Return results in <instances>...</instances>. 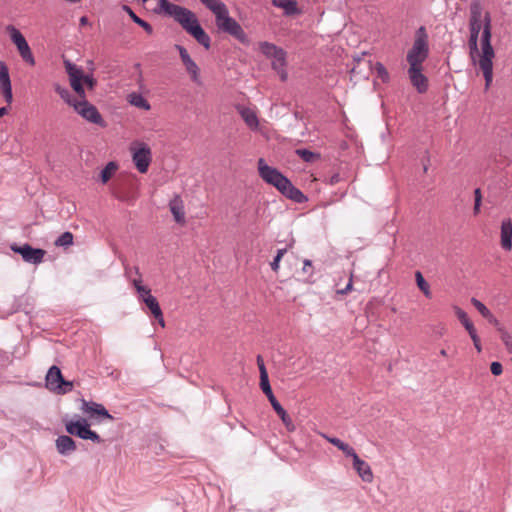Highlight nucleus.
Here are the masks:
<instances>
[{
	"label": "nucleus",
	"instance_id": "35",
	"mask_svg": "<svg viewBox=\"0 0 512 512\" xmlns=\"http://www.w3.org/2000/svg\"><path fill=\"white\" fill-rule=\"evenodd\" d=\"M11 87V80L7 65L0 61V88Z\"/></svg>",
	"mask_w": 512,
	"mask_h": 512
},
{
	"label": "nucleus",
	"instance_id": "49",
	"mask_svg": "<svg viewBox=\"0 0 512 512\" xmlns=\"http://www.w3.org/2000/svg\"><path fill=\"white\" fill-rule=\"evenodd\" d=\"M60 385H62V388H58L56 390L57 393L59 394H65L67 392H70L72 389H73V384L72 382L70 381H67L64 379V382L63 383H60Z\"/></svg>",
	"mask_w": 512,
	"mask_h": 512
},
{
	"label": "nucleus",
	"instance_id": "50",
	"mask_svg": "<svg viewBox=\"0 0 512 512\" xmlns=\"http://www.w3.org/2000/svg\"><path fill=\"white\" fill-rule=\"evenodd\" d=\"M85 440H91L92 442H95V443L103 442V439L95 431H93L91 429L89 430Z\"/></svg>",
	"mask_w": 512,
	"mask_h": 512
},
{
	"label": "nucleus",
	"instance_id": "62",
	"mask_svg": "<svg viewBox=\"0 0 512 512\" xmlns=\"http://www.w3.org/2000/svg\"><path fill=\"white\" fill-rule=\"evenodd\" d=\"M261 361H263V358L260 355H258L257 356V365H260Z\"/></svg>",
	"mask_w": 512,
	"mask_h": 512
},
{
	"label": "nucleus",
	"instance_id": "61",
	"mask_svg": "<svg viewBox=\"0 0 512 512\" xmlns=\"http://www.w3.org/2000/svg\"><path fill=\"white\" fill-rule=\"evenodd\" d=\"M7 113V108L6 107H1L0 108V117L5 115Z\"/></svg>",
	"mask_w": 512,
	"mask_h": 512
},
{
	"label": "nucleus",
	"instance_id": "63",
	"mask_svg": "<svg viewBox=\"0 0 512 512\" xmlns=\"http://www.w3.org/2000/svg\"><path fill=\"white\" fill-rule=\"evenodd\" d=\"M131 268H128V267H125V274L126 275H129V273L131 272Z\"/></svg>",
	"mask_w": 512,
	"mask_h": 512
},
{
	"label": "nucleus",
	"instance_id": "45",
	"mask_svg": "<svg viewBox=\"0 0 512 512\" xmlns=\"http://www.w3.org/2000/svg\"><path fill=\"white\" fill-rule=\"evenodd\" d=\"M481 202H482L481 189L476 188L474 190V208H473L475 215H477L480 212Z\"/></svg>",
	"mask_w": 512,
	"mask_h": 512
},
{
	"label": "nucleus",
	"instance_id": "47",
	"mask_svg": "<svg viewBox=\"0 0 512 512\" xmlns=\"http://www.w3.org/2000/svg\"><path fill=\"white\" fill-rule=\"evenodd\" d=\"M339 450H341L346 457H351L352 460L355 456H358L354 448L345 442L340 446Z\"/></svg>",
	"mask_w": 512,
	"mask_h": 512
},
{
	"label": "nucleus",
	"instance_id": "18",
	"mask_svg": "<svg viewBox=\"0 0 512 512\" xmlns=\"http://www.w3.org/2000/svg\"><path fill=\"white\" fill-rule=\"evenodd\" d=\"M353 468L356 470L359 477L367 483L372 482L373 473L367 462L362 460L359 456H355L353 459Z\"/></svg>",
	"mask_w": 512,
	"mask_h": 512
},
{
	"label": "nucleus",
	"instance_id": "39",
	"mask_svg": "<svg viewBox=\"0 0 512 512\" xmlns=\"http://www.w3.org/2000/svg\"><path fill=\"white\" fill-rule=\"evenodd\" d=\"M258 368H259V372H260V388L270 385L268 372L266 370L264 361H261V364L258 365Z\"/></svg>",
	"mask_w": 512,
	"mask_h": 512
},
{
	"label": "nucleus",
	"instance_id": "24",
	"mask_svg": "<svg viewBox=\"0 0 512 512\" xmlns=\"http://www.w3.org/2000/svg\"><path fill=\"white\" fill-rule=\"evenodd\" d=\"M238 112L249 128L258 127V119L253 110L245 107H239Z\"/></svg>",
	"mask_w": 512,
	"mask_h": 512
},
{
	"label": "nucleus",
	"instance_id": "12",
	"mask_svg": "<svg viewBox=\"0 0 512 512\" xmlns=\"http://www.w3.org/2000/svg\"><path fill=\"white\" fill-rule=\"evenodd\" d=\"M73 105L76 111L86 120L96 125L102 124V117L95 106L89 104L85 100Z\"/></svg>",
	"mask_w": 512,
	"mask_h": 512
},
{
	"label": "nucleus",
	"instance_id": "37",
	"mask_svg": "<svg viewBox=\"0 0 512 512\" xmlns=\"http://www.w3.org/2000/svg\"><path fill=\"white\" fill-rule=\"evenodd\" d=\"M374 71L377 77L383 82L388 83L390 81V75L386 67L381 62H376L374 65Z\"/></svg>",
	"mask_w": 512,
	"mask_h": 512
},
{
	"label": "nucleus",
	"instance_id": "20",
	"mask_svg": "<svg viewBox=\"0 0 512 512\" xmlns=\"http://www.w3.org/2000/svg\"><path fill=\"white\" fill-rule=\"evenodd\" d=\"M501 246L507 251L512 248V221L510 218L504 219L501 223Z\"/></svg>",
	"mask_w": 512,
	"mask_h": 512
},
{
	"label": "nucleus",
	"instance_id": "42",
	"mask_svg": "<svg viewBox=\"0 0 512 512\" xmlns=\"http://www.w3.org/2000/svg\"><path fill=\"white\" fill-rule=\"evenodd\" d=\"M287 252V249L286 248H283V249H279L277 251V254L276 256L274 257L273 261L270 263V266H271V269L274 271V272H277L278 269H279V265H280V261L282 259V257L285 255V253Z\"/></svg>",
	"mask_w": 512,
	"mask_h": 512
},
{
	"label": "nucleus",
	"instance_id": "38",
	"mask_svg": "<svg viewBox=\"0 0 512 512\" xmlns=\"http://www.w3.org/2000/svg\"><path fill=\"white\" fill-rule=\"evenodd\" d=\"M73 243V234L69 231L62 233L57 240L55 241V245L59 247H67L72 245Z\"/></svg>",
	"mask_w": 512,
	"mask_h": 512
},
{
	"label": "nucleus",
	"instance_id": "36",
	"mask_svg": "<svg viewBox=\"0 0 512 512\" xmlns=\"http://www.w3.org/2000/svg\"><path fill=\"white\" fill-rule=\"evenodd\" d=\"M295 153L296 155H298L303 161L307 162V163H312L314 162L316 159H318L320 157L319 154L315 153V152H312L308 149H305V148H299V149H296L295 150Z\"/></svg>",
	"mask_w": 512,
	"mask_h": 512
},
{
	"label": "nucleus",
	"instance_id": "7",
	"mask_svg": "<svg viewBox=\"0 0 512 512\" xmlns=\"http://www.w3.org/2000/svg\"><path fill=\"white\" fill-rule=\"evenodd\" d=\"M10 249L19 255H21L22 259L30 264L38 265L43 262L46 251L42 248H34L30 244L25 243L23 245H18L17 243H13L10 245Z\"/></svg>",
	"mask_w": 512,
	"mask_h": 512
},
{
	"label": "nucleus",
	"instance_id": "31",
	"mask_svg": "<svg viewBox=\"0 0 512 512\" xmlns=\"http://www.w3.org/2000/svg\"><path fill=\"white\" fill-rule=\"evenodd\" d=\"M118 165L111 161L100 172V179L103 184L107 183L116 172Z\"/></svg>",
	"mask_w": 512,
	"mask_h": 512
},
{
	"label": "nucleus",
	"instance_id": "2",
	"mask_svg": "<svg viewBox=\"0 0 512 512\" xmlns=\"http://www.w3.org/2000/svg\"><path fill=\"white\" fill-rule=\"evenodd\" d=\"M492 24L489 12L484 13L483 29L481 34V54H479V67L482 70L486 87H489L493 79V58L495 52L491 44Z\"/></svg>",
	"mask_w": 512,
	"mask_h": 512
},
{
	"label": "nucleus",
	"instance_id": "51",
	"mask_svg": "<svg viewBox=\"0 0 512 512\" xmlns=\"http://www.w3.org/2000/svg\"><path fill=\"white\" fill-rule=\"evenodd\" d=\"M82 81L83 83H85L90 89H92L95 84H96V80L93 78L92 75H84L83 74V78H82Z\"/></svg>",
	"mask_w": 512,
	"mask_h": 512
},
{
	"label": "nucleus",
	"instance_id": "60",
	"mask_svg": "<svg viewBox=\"0 0 512 512\" xmlns=\"http://www.w3.org/2000/svg\"><path fill=\"white\" fill-rule=\"evenodd\" d=\"M88 23V18L86 16H82L80 18V24L81 25H86Z\"/></svg>",
	"mask_w": 512,
	"mask_h": 512
},
{
	"label": "nucleus",
	"instance_id": "58",
	"mask_svg": "<svg viewBox=\"0 0 512 512\" xmlns=\"http://www.w3.org/2000/svg\"><path fill=\"white\" fill-rule=\"evenodd\" d=\"M312 267V262L310 260H305L304 261V265H303V272L304 273H308L309 272V269Z\"/></svg>",
	"mask_w": 512,
	"mask_h": 512
},
{
	"label": "nucleus",
	"instance_id": "27",
	"mask_svg": "<svg viewBox=\"0 0 512 512\" xmlns=\"http://www.w3.org/2000/svg\"><path fill=\"white\" fill-rule=\"evenodd\" d=\"M454 310H455V314H456L457 318L459 319L461 324L464 326V328L467 330V332L469 334L474 332L476 329H475L473 323L468 318L467 313L457 306L454 307Z\"/></svg>",
	"mask_w": 512,
	"mask_h": 512
},
{
	"label": "nucleus",
	"instance_id": "15",
	"mask_svg": "<svg viewBox=\"0 0 512 512\" xmlns=\"http://www.w3.org/2000/svg\"><path fill=\"white\" fill-rule=\"evenodd\" d=\"M46 387L50 391L56 392L58 388H62L60 383L64 382V377L59 367L53 365L49 368L46 378Z\"/></svg>",
	"mask_w": 512,
	"mask_h": 512
},
{
	"label": "nucleus",
	"instance_id": "3",
	"mask_svg": "<svg viewBox=\"0 0 512 512\" xmlns=\"http://www.w3.org/2000/svg\"><path fill=\"white\" fill-rule=\"evenodd\" d=\"M469 40H468V47H469V54L473 61H475V56L479 55V48H478V40H479V34L481 30L483 29V7L479 0H473L470 3L469 6Z\"/></svg>",
	"mask_w": 512,
	"mask_h": 512
},
{
	"label": "nucleus",
	"instance_id": "10",
	"mask_svg": "<svg viewBox=\"0 0 512 512\" xmlns=\"http://www.w3.org/2000/svg\"><path fill=\"white\" fill-rule=\"evenodd\" d=\"M407 74L412 86L417 90L418 93H424L428 89V79L422 73V66L409 65Z\"/></svg>",
	"mask_w": 512,
	"mask_h": 512
},
{
	"label": "nucleus",
	"instance_id": "41",
	"mask_svg": "<svg viewBox=\"0 0 512 512\" xmlns=\"http://www.w3.org/2000/svg\"><path fill=\"white\" fill-rule=\"evenodd\" d=\"M498 330L501 332V340L504 343L507 351L509 353H512V337H511V335L507 331L503 330L501 327H499Z\"/></svg>",
	"mask_w": 512,
	"mask_h": 512
},
{
	"label": "nucleus",
	"instance_id": "43",
	"mask_svg": "<svg viewBox=\"0 0 512 512\" xmlns=\"http://www.w3.org/2000/svg\"><path fill=\"white\" fill-rule=\"evenodd\" d=\"M471 302L484 318L490 316V310L481 301L472 298Z\"/></svg>",
	"mask_w": 512,
	"mask_h": 512
},
{
	"label": "nucleus",
	"instance_id": "26",
	"mask_svg": "<svg viewBox=\"0 0 512 512\" xmlns=\"http://www.w3.org/2000/svg\"><path fill=\"white\" fill-rule=\"evenodd\" d=\"M259 48L263 55L272 59L275 58V56L278 54V51L283 50L281 47H278L275 44L267 41L260 42Z\"/></svg>",
	"mask_w": 512,
	"mask_h": 512
},
{
	"label": "nucleus",
	"instance_id": "34",
	"mask_svg": "<svg viewBox=\"0 0 512 512\" xmlns=\"http://www.w3.org/2000/svg\"><path fill=\"white\" fill-rule=\"evenodd\" d=\"M415 279H416V284H417L418 288L423 292V294L427 298H431L432 294L430 291V286L427 283V281L424 279V277L420 271H416Z\"/></svg>",
	"mask_w": 512,
	"mask_h": 512
},
{
	"label": "nucleus",
	"instance_id": "40",
	"mask_svg": "<svg viewBox=\"0 0 512 512\" xmlns=\"http://www.w3.org/2000/svg\"><path fill=\"white\" fill-rule=\"evenodd\" d=\"M55 91L60 95V97L66 101L67 103L69 104H72V94L71 92L65 88V87H62L60 85H56L55 86Z\"/></svg>",
	"mask_w": 512,
	"mask_h": 512
},
{
	"label": "nucleus",
	"instance_id": "56",
	"mask_svg": "<svg viewBox=\"0 0 512 512\" xmlns=\"http://www.w3.org/2000/svg\"><path fill=\"white\" fill-rule=\"evenodd\" d=\"M276 73L278 74V76L282 82H285L287 80L288 73H287L286 69L277 71Z\"/></svg>",
	"mask_w": 512,
	"mask_h": 512
},
{
	"label": "nucleus",
	"instance_id": "9",
	"mask_svg": "<svg viewBox=\"0 0 512 512\" xmlns=\"http://www.w3.org/2000/svg\"><path fill=\"white\" fill-rule=\"evenodd\" d=\"M261 390L267 396L272 408L277 413V415L280 417V419L283 422V424L285 425L286 429L290 432L294 431L295 425H294L291 417L287 414L286 410L282 407V405L279 403V401L274 396L271 386L267 385L266 387L261 388Z\"/></svg>",
	"mask_w": 512,
	"mask_h": 512
},
{
	"label": "nucleus",
	"instance_id": "48",
	"mask_svg": "<svg viewBox=\"0 0 512 512\" xmlns=\"http://www.w3.org/2000/svg\"><path fill=\"white\" fill-rule=\"evenodd\" d=\"M490 370H491V373L495 376H499L502 374L503 372V367H502V364L498 361H494L491 363L490 365Z\"/></svg>",
	"mask_w": 512,
	"mask_h": 512
},
{
	"label": "nucleus",
	"instance_id": "46",
	"mask_svg": "<svg viewBox=\"0 0 512 512\" xmlns=\"http://www.w3.org/2000/svg\"><path fill=\"white\" fill-rule=\"evenodd\" d=\"M131 282L138 293V297H140L143 294H147V291L150 290V288H148L147 286L142 285V281L140 278L133 279Z\"/></svg>",
	"mask_w": 512,
	"mask_h": 512
},
{
	"label": "nucleus",
	"instance_id": "25",
	"mask_svg": "<svg viewBox=\"0 0 512 512\" xmlns=\"http://www.w3.org/2000/svg\"><path fill=\"white\" fill-rule=\"evenodd\" d=\"M64 66H65V69L69 76L70 81L83 78L84 73H83L82 68L78 67L77 65L72 63L70 60H64Z\"/></svg>",
	"mask_w": 512,
	"mask_h": 512
},
{
	"label": "nucleus",
	"instance_id": "32",
	"mask_svg": "<svg viewBox=\"0 0 512 512\" xmlns=\"http://www.w3.org/2000/svg\"><path fill=\"white\" fill-rule=\"evenodd\" d=\"M129 102L140 109L148 110L150 108L148 101L138 93H131L129 95Z\"/></svg>",
	"mask_w": 512,
	"mask_h": 512
},
{
	"label": "nucleus",
	"instance_id": "57",
	"mask_svg": "<svg viewBox=\"0 0 512 512\" xmlns=\"http://www.w3.org/2000/svg\"><path fill=\"white\" fill-rule=\"evenodd\" d=\"M485 318L489 321V323H491L499 328V321L496 319V317L491 312H490V316L485 317Z\"/></svg>",
	"mask_w": 512,
	"mask_h": 512
},
{
	"label": "nucleus",
	"instance_id": "11",
	"mask_svg": "<svg viewBox=\"0 0 512 512\" xmlns=\"http://www.w3.org/2000/svg\"><path fill=\"white\" fill-rule=\"evenodd\" d=\"M139 300L145 304L147 311L151 314V316H153L155 318V320H157L159 322V324L162 327H164L165 322H164L161 307H160L159 302L156 299V297H154L151 294V290L147 291V294L141 295L139 297Z\"/></svg>",
	"mask_w": 512,
	"mask_h": 512
},
{
	"label": "nucleus",
	"instance_id": "21",
	"mask_svg": "<svg viewBox=\"0 0 512 512\" xmlns=\"http://www.w3.org/2000/svg\"><path fill=\"white\" fill-rule=\"evenodd\" d=\"M169 208L174 217V220L179 224L184 223V215L185 214H184L183 204H182V200L178 196H175L172 200H170Z\"/></svg>",
	"mask_w": 512,
	"mask_h": 512
},
{
	"label": "nucleus",
	"instance_id": "64",
	"mask_svg": "<svg viewBox=\"0 0 512 512\" xmlns=\"http://www.w3.org/2000/svg\"><path fill=\"white\" fill-rule=\"evenodd\" d=\"M133 270H134V272H135L137 275H139V276H140L139 268H138V267H134V268H133Z\"/></svg>",
	"mask_w": 512,
	"mask_h": 512
},
{
	"label": "nucleus",
	"instance_id": "55",
	"mask_svg": "<svg viewBox=\"0 0 512 512\" xmlns=\"http://www.w3.org/2000/svg\"><path fill=\"white\" fill-rule=\"evenodd\" d=\"M352 286H353V284H352V278H350V280H349V282L347 283L346 287H345V288H343V289H341V290H339V291H338V293L343 294V295H346V294H348V293L352 290Z\"/></svg>",
	"mask_w": 512,
	"mask_h": 512
},
{
	"label": "nucleus",
	"instance_id": "52",
	"mask_svg": "<svg viewBox=\"0 0 512 512\" xmlns=\"http://www.w3.org/2000/svg\"><path fill=\"white\" fill-rule=\"evenodd\" d=\"M473 343H474V346L475 348L477 349L478 352H481L482 348H481V345H480V339L476 333V330L472 333L469 334Z\"/></svg>",
	"mask_w": 512,
	"mask_h": 512
},
{
	"label": "nucleus",
	"instance_id": "14",
	"mask_svg": "<svg viewBox=\"0 0 512 512\" xmlns=\"http://www.w3.org/2000/svg\"><path fill=\"white\" fill-rule=\"evenodd\" d=\"M285 181L286 183H283L280 189H277L283 196L299 204L308 200L302 191L295 187L288 178Z\"/></svg>",
	"mask_w": 512,
	"mask_h": 512
},
{
	"label": "nucleus",
	"instance_id": "29",
	"mask_svg": "<svg viewBox=\"0 0 512 512\" xmlns=\"http://www.w3.org/2000/svg\"><path fill=\"white\" fill-rule=\"evenodd\" d=\"M286 56H287L286 52L284 50H280V51H278V54L275 56V58H273L271 67L275 72L286 69V66H287Z\"/></svg>",
	"mask_w": 512,
	"mask_h": 512
},
{
	"label": "nucleus",
	"instance_id": "13",
	"mask_svg": "<svg viewBox=\"0 0 512 512\" xmlns=\"http://www.w3.org/2000/svg\"><path fill=\"white\" fill-rule=\"evenodd\" d=\"M65 430L68 434L85 440L90 430V425L86 419L79 418L76 421L70 420L65 422Z\"/></svg>",
	"mask_w": 512,
	"mask_h": 512
},
{
	"label": "nucleus",
	"instance_id": "59",
	"mask_svg": "<svg viewBox=\"0 0 512 512\" xmlns=\"http://www.w3.org/2000/svg\"><path fill=\"white\" fill-rule=\"evenodd\" d=\"M197 71H198V67L197 65L194 63V70H193V73H194V85L198 84L199 81H198V77H197Z\"/></svg>",
	"mask_w": 512,
	"mask_h": 512
},
{
	"label": "nucleus",
	"instance_id": "54",
	"mask_svg": "<svg viewBox=\"0 0 512 512\" xmlns=\"http://www.w3.org/2000/svg\"><path fill=\"white\" fill-rule=\"evenodd\" d=\"M327 441L337 447L338 449L344 443L342 440L336 437H326Z\"/></svg>",
	"mask_w": 512,
	"mask_h": 512
},
{
	"label": "nucleus",
	"instance_id": "23",
	"mask_svg": "<svg viewBox=\"0 0 512 512\" xmlns=\"http://www.w3.org/2000/svg\"><path fill=\"white\" fill-rule=\"evenodd\" d=\"M194 40L203 45L206 49L210 48V37L202 28L196 17L194 16Z\"/></svg>",
	"mask_w": 512,
	"mask_h": 512
},
{
	"label": "nucleus",
	"instance_id": "33",
	"mask_svg": "<svg viewBox=\"0 0 512 512\" xmlns=\"http://www.w3.org/2000/svg\"><path fill=\"white\" fill-rule=\"evenodd\" d=\"M178 5L170 3L168 0H159L156 11L168 17H172V13L177 9Z\"/></svg>",
	"mask_w": 512,
	"mask_h": 512
},
{
	"label": "nucleus",
	"instance_id": "8",
	"mask_svg": "<svg viewBox=\"0 0 512 512\" xmlns=\"http://www.w3.org/2000/svg\"><path fill=\"white\" fill-rule=\"evenodd\" d=\"M6 30L9 33L12 42L16 45L22 59L31 66L35 65L34 56L25 37L21 34V32L13 25H8Z\"/></svg>",
	"mask_w": 512,
	"mask_h": 512
},
{
	"label": "nucleus",
	"instance_id": "53",
	"mask_svg": "<svg viewBox=\"0 0 512 512\" xmlns=\"http://www.w3.org/2000/svg\"><path fill=\"white\" fill-rule=\"evenodd\" d=\"M2 93H3V96L6 100L7 103H11L12 101V98H13V95H12V87H6V88H2Z\"/></svg>",
	"mask_w": 512,
	"mask_h": 512
},
{
	"label": "nucleus",
	"instance_id": "5",
	"mask_svg": "<svg viewBox=\"0 0 512 512\" xmlns=\"http://www.w3.org/2000/svg\"><path fill=\"white\" fill-rule=\"evenodd\" d=\"M132 160L140 173H146L152 160L151 150L146 143L133 141L130 144Z\"/></svg>",
	"mask_w": 512,
	"mask_h": 512
},
{
	"label": "nucleus",
	"instance_id": "19",
	"mask_svg": "<svg viewBox=\"0 0 512 512\" xmlns=\"http://www.w3.org/2000/svg\"><path fill=\"white\" fill-rule=\"evenodd\" d=\"M83 412L90 415H98L104 417L109 420H113V416L108 412V410L102 405L95 402H88L83 400L82 403Z\"/></svg>",
	"mask_w": 512,
	"mask_h": 512
},
{
	"label": "nucleus",
	"instance_id": "28",
	"mask_svg": "<svg viewBox=\"0 0 512 512\" xmlns=\"http://www.w3.org/2000/svg\"><path fill=\"white\" fill-rule=\"evenodd\" d=\"M123 9L128 13V15L130 16V18L133 20L134 23L141 26L148 34L153 33L152 26L148 22H146L143 19H141L140 17H138L129 6L124 5Z\"/></svg>",
	"mask_w": 512,
	"mask_h": 512
},
{
	"label": "nucleus",
	"instance_id": "6",
	"mask_svg": "<svg viewBox=\"0 0 512 512\" xmlns=\"http://www.w3.org/2000/svg\"><path fill=\"white\" fill-rule=\"evenodd\" d=\"M258 174L260 178L267 184L280 189L283 183H286L284 176L277 168L269 166L263 158H259L257 162Z\"/></svg>",
	"mask_w": 512,
	"mask_h": 512
},
{
	"label": "nucleus",
	"instance_id": "1",
	"mask_svg": "<svg viewBox=\"0 0 512 512\" xmlns=\"http://www.w3.org/2000/svg\"><path fill=\"white\" fill-rule=\"evenodd\" d=\"M216 17V25L219 30L230 34L240 43L248 45L249 38L241 25L229 16L226 5L220 0H200Z\"/></svg>",
	"mask_w": 512,
	"mask_h": 512
},
{
	"label": "nucleus",
	"instance_id": "17",
	"mask_svg": "<svg viewBox=\"0 0 512 512\" xmlns=\"http://www.w3.org/2000/svg\"><path fill=\"white\" fill-rule=\"evenodd\" d=\"M57 452L60 455L67 456L76 450V443L69 435H60L55 440Z\"/></svg>",
	"mask_w": 512,
	"mask_h": 512
},
{
	"label": "nucleus",
	"instance_id": "30",
	"mask_svg": "<svg viewBox=\"0 0 512 512\" xmlns=\"http://www.w3.org/2000/svg\"><path fill=\"white\" fill-rule=\"evenodd\" d=\"M175 49L179 52L180 58L185 65L187 72L192 73V58L190 57L187 49L179 44L175 45Z\"/></svg>",
	"mask_w": 512,
	"mask_h": 512
},
{
	"label": "nucleus",
	"instance_id": "16",
	"mask_svg": "<svg viewBox=\"0 0 512 512\" xmlns=\"http://www.w3.org/2000/svg\"><path fill=\"white\" fill-rule=\"evenodd\" d=\"M175 21L180 23L182 27L192 35V12L187 8L178 6L177 9L172 13V17Z\"/></svg>",
	"mask_w": 512,
	"mask_h": 512
},
{
	"label": "nucleus",
	"instance_id": "44",
	"mask_svg": "<svg viewBox=\"0 0 512 512\" xmlns=\"http://www.w3.org/2000/svg\"><path fill=\"white\" fill-rule=\"evenodd\" d=\"M82 79H75L73 81H70V85L72 89L77 93V95L81 98H85V90L82 85Z\"/></svg>",
	"mask_w": 512,
	"mask_h": 512
},
{
	"label": "nucleus",
	"instance_id": "4",
	"mask_svg": "<svg viewBox=\"0 0 512 512\" xmlns=\"http://www.w3.org/2000/svg\"><path fill=\"white\" fill-rule=\"evenodd\" d=\"M429 56L428 34L424 26H420L415 32V39L408 51L406 60L409 65L422 66Z\"/></svg>",
	"mask_w": 512,
	"mask_h": 512
},
{
	"label": "nucleus",
	"instance_id": "22",
	"mask_svg": "<svg viewBox=\"0 0 512 512\" xmlns=\"http://www.w3.org/2000/svg\"><path fill=\"white\" fill-rule=\"evenodd\" d=\"M274 6L284 10L285 15L293 16L300 13L295 0H273Z\"/></svg>",
	"mask_w": 512,
	"mask_h": 512
}]
</instances>
